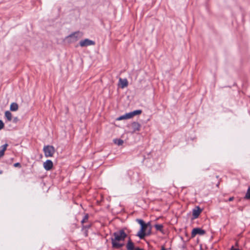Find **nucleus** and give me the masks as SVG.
Listing matches in <instances>:
<instances>
[{
	"mask_svg": "<svg viewBox=\"0 0 250 250\" xmlns=\"http://www.w3.org/2000/svg\"><path fill=\"white\" fill-rule=\"evenodd\" d=\"M5 117L8 121H11L12 120V114L9 111L5 112Z\"/></svg>",
	"mask_w": 250,
	"mask_h": 250,
	"instance_id": "2eb2a0df",
	"label": "nucleus"
},
{
	"mask_svg": "<svg viewBox=\"0 0 250 250\" xmlns=\"http://www.w3.org/2000/svg\"><path fill=\"white\" fill-rule=\"evenodd\" d=\"M83 36L82 32L80 31H77L74 32L69 36L65 37L64 41L67 43L75 42L77 41L79 39L81 38Z\"/></svg>",
	"mask_w": 250,
	"mask_h": 250,
	"instance_id": "7ed1b4c3",
	"label": "nucleus"
},
{
	"mask_svg": "<svg viewBox=\"0 0 250 250\" xmlns=\"http://www.w3.org/2000/svg\"><path fill=\"white\" fill-rule=\"evenodd\" d=\"M233 199H234V197H231L229 199V201H232L233 200Z\"/></svg>",
	"mask_w": 250,
	"mask_h": 250,
	"instance_id": "4be33fe9",
	"label": "nucleus"
},
{
	"mask_svg": "<svg viewBox=\"0 0 250 250\" xmlns=\"http://www.w3.org/2000/svg\"><path fill=\"white\" fill-rule=\"evenodd\" d=\"M141 113H142L141 110H134L132 112H130L129 113H126L125 115L120 116L119 117H118L117 119V120L118 121H121V120H123L131 119L134 116L139 115V114H141Z\"/></svg>",
	"mask_w": 250,
	"mask_h": 250,
	"instance_id": "20e7f679",
	"label": "nucleus"
},
{
	"mask_svg": "<svg viewBox=\"0 0 250 250\" xmlns=\"http://www.w3.org/2000/svg\"><path fill=\"white\" fill-rule=\"evenodd\" d=\"M126 248L127 250H134V245L133 243L131 240L130 238L129 239L127 244L126 245Z\"/></svg>",
	"mask_w": 250,
	"mask_h": 250,
	"instance_id": "f8f14e48",
	"label": "nucleus"
},
{
	"mask_svg": "<svg viewBox=\"0 0 250 250\" xmlns=\"http://www.w3.org/2000/svg\"><path fill=\"white\" fill-rule=\"evenodd\" d=\"M136 250H141V249H137Z\"/></svg>",
	"mask_w": 250,
	"mask_h": 250,
	"instance_id": "393cba45",
	"label": "nucleus"
},
{
	"mask_svg": "<svg viewBox=\"0 0 250 250\" xmlns=\"http://www.w3.org/2000/svg\"><path fill=\"white\" fill-rule=\"evenodd\" d=\"M201 211L202 210L199 207H196L194 209H193L192 211V215L193 216L194 218H197L200 215Z\"/></svg>",
	"mask_w": 250,
	"mask_h": 250,
	"instance_id": "1a4fd4ad",
	"label": "nucleus"
},
{
	"mask_svg": "<svg viewBox=\"0 0 250 250\" xmlns=\"http://www.w3.org/2000/svg\"><path fill=\"white\" fill-rule=\"evenodd\" d=\"M205 233V231L203 229H202L200 228H194L192 229L191 232V237L193 238L197 234L199 235H203Z\"/></svg>",
	"mask_w": 250,
	"mask_h": 250,
	"instance_id": "0eeeda50",
	"label": "nucleus"
},
{
	"mask_svg": "<svg viewBox=\"0 0 250 250\" xmlns=\"http://www.w3.org/2000/svg\"><path fill=\"white\" fill-rule=\"evenodd\" d=\"M161 250H166V249L164 247H162V249H161Z\"/></svg>",
	"mask_w": 250,
	"mask_h": 250,
	"instance_id": "5701e85b",
	"label": "nucleus"
},
{
	"mask_svg": "<svg viewBox=\"0 0 250 250\" xmlns=\"http://www.w3.org/2000/svg\"><path fill=\"white\" fill-rule=\"evenodd\" d=\"M95 44V42L88 39L82 40L80 42V45L81 47H86L90 45H93Z\"/></svg>",
	"mask_w": 250,
	"mask_h": 250,
	"instance_id": "423d86ee",
	"label": "nucleus"
},
{
	"mask_svg": "<svg viewBox=\"0 0 250 250\" xmlns=\"http://www.w3.org/2000/svg\"><path fill=\"white\" fill-rule=\"evenodd\" d=\"M4 123L1 120H0V130L2 129L4 127Z\"/></svg>",
	"mask_w": 250,
	"mask_h": 250,
	"instance_id": "aec40b11",
	"label": "nucleus"
},
{
	"mask_svg": "<svg viewBox=\"0 0 250 250\" xmlns=\"http://www.w3.org/2000/svg\"><path fill=\"white\" fill-rule=\"evenodd\" d=\"M136 221L141 225V229L137 234L140 239H143L151 233V226L149 222L145 223L141 219H137Z\"/></svg>",
	"mask_w": 250,
	"mask_h": 250,
	"instance_id": "f03ea898",
	"label": "nucleus"
},
{
	"mask_svg": "<svg viewBox=\"0 0 250 250\" xmlns=\"http://www.w3.org/2000/svg\"><path fill=\"white\" fill-rule=\"evenodd\" d=\"M44 155L46 157H52L55 153L54 147L52 146H46L43 147Z\"/></svg>",
	"mask_w": 250,
	"mask_h": 250,
	"instance_id": "39448f33",
	"label": "nucleus"
},
{
	"mask_svg": "<svg viewBox=\"0 0 250 250\" xmlns=\"http://www.w3.org/2000/svg\"><path fill=\"white\" fill-rule=\"evenodd\" d=\"M155 227L157 230H161L163 226V225H160V224H157L155 226Z\"/></svg>",
	"mask_w": 250,
	"mask_h": 250,
	"instance_id": "a211bd4d",
	"label": "nucleus"
},
{
	"mask_svg": "<svg viewBox=\"0 0 250 250\" xmlns=\"http://www.w3.org/2000/svg\"><path fill=\"white\" fill-rule=\"evenodd\" d=\"M8 144H5L0 147V158L2 157L4 154V152L6 150Z\"/></svg>",
	"mask_w": 250,
	"mask_h": 250,
	"instance_id": "ddd939ff",
	"label": "nucleus"
},
{
	"mask_svg": "<svg viewBox=\"0 0 250 250\" xmlns=\"http://www.w3.org/2000/svg\"><path fill=\"white\" fill-rule=\"evenodd\" d=\"M119 82L121 85V87L122 88H124L125 87H126L128 85V82L126 79H122L120 78Z\"/></svg>",
	"mask_w": 250,
	"mask_h": 250,
	"instance_id": "9b49d317",
	"label": "nucleus"
},
{
	"mask_svg": "<svg viewBox=\"0 0 250 250\" xmlns=\"http://www.w3.org/2000/svg\"><path fill=\"white\" fill-rule=\"evenodd\" d=\"M126 237L127 234L123 230L115 232L113 233V237L111 238L112 247L116 249L122 248L124 244L121 242L124 241Z\"/></svg>",
	"mask_w": 250,
	"mask_h": 250,
	"instance_id": "f257e3e1",
	"label": "nucleus"
},
{
	"mask_svg": "<svg viewBox=\"0 0 250 250\" xmlns=\"http://www.w3.org/2000/svg\"><path fill=\"white\" fill-rule=\"evenodd\" d=\"M88 219V214L85 215L83 219L81 221L82 224H83L84 223L86 222L87 221Z\"/></svg>",
	"mask_w": 250,
	"mask_h": 250,
	"instance_id": "f3484780",
	"label": "nucleus"
},
{
	"mask_svg": "<svg viewBox=\"0 0 250 250\" xmlns=\"http://www.w3.org/2000/svg\"><path fill=\"white\" fill-rule=\"evenodd\" d=\"M14 166L15 167H20L21 164L19 163H17L14 164Z\"/></svg>",
	"mask_w": 250,
	"mask_h": 250,
	"instance_id": "412c9836",
	"label": "nucleus"
},
{
	"mask_svg": "<svg viewBox=\"0 0 250 250\" xmlns=\"http://www.w3.org/2000/svg\"><path fill=\"white\" fill-rule=\"evenodd\" d=\"M114 142L118 146H122L124 143L123 140L121 139H115Z\"/></svg>",
	"mask_w": 250,
	"mask_h": 250,
	"instance_id": "dca6fc26",
	"label": "nucleus"
},
{
	"mask_svg": "<svg viewBox=\"0 0 250 250\" xmlns=\"http://www.w3.org/2000/svg\"><path fill=\"white\" fill-rule=\"evenodd\" d=\"M10 109L12 111H16L18 109V105L15 103H13L10 105Z\"/></svg>",
	"mask_w": 250,
	"mask_h": 250,
	"instance_id": "4468645a",
	"label": "nucleus"
},
{
	"mask_svg": "<svg viewBox=\"0 0 250 250\" xmlns=\"http://www.w3.org/2000/svg\"><path fill=\"white\" fill-rule=\"evenodd\" d=\"M43 167L46 170H50L53 167V163L51 160H47L43 163Z\"/></svg>",
	"mask_w": 250,
	"mask_h": 250,
	"instance_id": "6e6552de",
	"label": "nucleus"
},
{
	"mask_svg": "<svg viewBox=\"0 0 250 250\" xmlns=\"http://www.w3.org/2000/svg\"><path fill=\"white\" fill-rule=\"evenodd\" d=\"M231 250H239L237 249L233 248L232 247Z\"/></svg>",
	"mask_w": 250,
	"mask_h": 250,
	"instance_id": "b1692460",
	"label": "nucleus"
},
{
	"mask_svg": "<svg viewBox=\"0 0 250 250\" xmlns=\"http://www.w3.org/2000/svg\"><path fill=\"white\" fill-rule=\"evenodd\" d=\"M246 198L250 199V187L248 188L247 194L246 195Z\"/></svg>",
	"mask_w": 250,
	"mask_h": 250,
	"instance_id": "6ab92c4d",
	"label": "nucleus"
},
{
	"mask_svg": "<svg viewBox=\"0 0 250 250\" xmlns=\"http://www.w3.org/2000/svg\"><path fill=\"white\" fill-rule=\"evenodd\" d=\"M131 127L133 129V132H135L136 131H139L140 130L141 125L137 122H133L131 124Z\"/></svg>",
	"mask_w": 250,
	"mask_h": 250,
	"instance_id": "9d476101",
	"label": "nucleus"
}]
</instances>
